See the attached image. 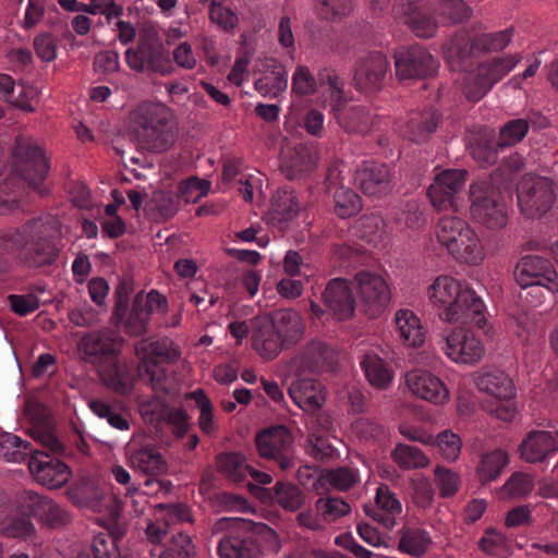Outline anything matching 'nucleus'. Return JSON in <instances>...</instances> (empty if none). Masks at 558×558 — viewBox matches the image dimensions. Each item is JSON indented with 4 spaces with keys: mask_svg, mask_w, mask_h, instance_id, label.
I'll list each match as a JSON object with an SVG mask.
<instances>
[{
    "mask_svg": "<svg viewBox=\"0 0 558 558\" xmlns=\"http://www.w3.org/2000/svg\"><path fill=\"white\" fill-rule=\"evenodd\" d=\"M395 68L400 80L426 78L436 74L438 61L426 48L413 45L395 53Z\"/></svg>",
    "mask_w": 558,
    "mask_h": 558,
    "instance_id": "6ab92c4d",
    "label": "nucleus"
},
{
    "mask_svg": "<svg viewBox=\"0 0 558 558\" xmlns=\"http://www.w3.org/2000/svg\"><path fill=\"white\" fill-rule=\"evenodd\" d=\"M355 183L365 195L381 197L392 187L390 169L384 163L363 161L355 171Z\"/></svg>",
    "mask_w": 558,
    "mask_h": 558,
    "instance_id": "a878e982",
    "label": "nucleus"
},
{
    "mask_svg": "<svg viewBox=\"0 0 558 558\" xmlns=\"http://www.w3.org/2000/svg\"><path fill=\"white\" fill-rule=\"evenodd\" d=\"M302 366L311 372H320L331 367L333 355L330 348L322 342L310 343L302 353Z\"/></svg>",
    "mask_w": 558,
    "mask_h": 558,
    "instance_id": "de8ad7c7",
    "label": "nucleus"
},
{
    "mask_svg": "<svg viewBox=\"0 0 558 558\" xmlns=\"http://www.w3.org/2000/svg\"><path fill=\"white\" fill-rule=\"evenodd\" d=\"M466 170L464 169H445L436 174L434 182L427 190V196L437 210H458L459 194L462 192Z\"/></svg>",
    "mask_w": 558,
    "mask_h": 558,
    "instance_id": "dca6fc26",
    "label": "nucleus"
},
{
    "mask_svg": "<svg viewBox=\"0 0 558 558\" xmlns=\"http://www.w3.org/2000/svg\"><path fill=\"white\" fill-rule=\"evenodd\" d=\"M391 458L402 470L422 469L429 463V459L420 448L407 444H397L391 451Z\"/></svg>",
    "mask_w": 558,
    "mask_h": 558,
    "instance_id": "8fccbe9b",
    "label": "nucleus"
},
{
    "mask_svg": "<svg viewBox=\"0 0 558 558\" xmlns=\"http://www.w3.org/2000/svg\"><path fill=\"white\" fill-rule=\"evenodd\" d=\"M396 330L400 341L416 348L425 341V330L420 318L410 310H399L395 316Z\"/></svg>",
    "mask_w": 558,
    "mask_h": 558,
    "instance_id": "4c0bfd02",
    "label": "nucleus"
},
{
    "mask_svg": "<svg viewBox=\"0 0 558 558\" xmlns=\"http://www.w3.org/2000/svg\"><path fill=\"white\" fill-rule=\"evenodd\" d=\"M316 512L325 523H332L351 511L350 505L340 497H319L315 504Z\"/></svg>",
    "mask_w": 558,
    "mask_h": 558,
    "instance_id": "603ef678",
    "label": "nucleus"
},
{
    "mask_svg": "<svg viewBox=\"0 0 558 558\" xmlns=\"http://www.w3.org/2000/svg\"><path fill=\"white\" fill-rule=\"evenodd\" d=\"M252 345L266 360H274L287 344L267 317H258L253 323Z\"/></svg>",
    "mask_w": 558,
    "mask_h": 558,
    "instance_id": "c756f323",
    "label": "nucleus"
},
{
    "mask_svg": "<svg viewBox=\"0 0 558 558\" xmlns=\"http://www.w3.org/2000/svg\"><path fill=\"white\" fill-rule=\"evenodd\" d=\"M429 8H434L439 23L453 25L465 22L472 13L471 8L463 0H430Z\"/></svg>",
    "mask_w": 558,
    "mask_h": 558,
    "instance_id": "c03bdc74",
    "label": "nucleus"
},
{
    "mask_svg": "<svg viewBox=\"0 0 558 558\" xmlns=\"http://www.w3.org/2000/svg\"><path fill=\"white\" fill-rule=\"evenodd\" d=\"M223 530L217 548L220 558H264L281 548L277 533L264 523L222 518L215 524V531Z\"/></svg>",
    "mask_w": 558,
    "mask_h": 558,
    "instance_id": "f03ea898",
    "label": "nucleus"
},
{
    "mask_svg": "<svg viewBox=\"0 0 558 558\" xmlns=\"http://www.w3.org/2000/svg\"><path fill=\"white\" fill-rule=\"evenodd\" d=\"M474 52H477L474 46V37L462 31L457 33L446 45V60L454 70L464 71L469 65Z\"/></svg>",
    "mask_w": 558,
    "mask_h": 558,
    "instance_id": "e433bc0d",
    "label": "nucleus"
},
{
    "mask_svg": "<svg viewBox=\"0 0 558 558\" xmlns=\"http://www.w3.org/2000/svg\"><path fill=\"white\" fill-rule=\"evenodd\" d=\"M478 547L489 556H504L510 550V541L500 531L488 527L480 538Z\"/></svg>",
    "mask_w": 558,
    "mask_h": 558,
    "instance_id": "bf43d9fd",
    "label": "nucleus"
},
{
    "mask_svg": "<svg viewBox=\"0 0 558 558\" xmlns=\"http://www.w3.org/2000/svg\"><path fill=\"white\" fill-rule=\"evenodd\" d=\"M15 171L31 187L38 190L49 171L41 147L29 137L16 136L13 149Z\"/></svg>",
    "mask_w": 558,
    "mask_h": 558,
    "instance_id": "f8f14e48",
    "label": "nucleus"
},
{
    "mask_svg": "<svg viewBox=\"0 0 558 558\" xmlns=\"http://www.w3.org/2000/svg\"><path fill=\"white\" fill-rule=\"evenodd\" d=\"M472 157L483 167L497 162L498 154L504 148L499 147V141L484 133L474 136L469 143Z\"/></svg>",
    "mask_w": 558,
    "mask_h": 558,
    "instance_id": "a18cd8bd",
    "label": "nucleus"
},
{
    "mask_svg": "<svg viewBox=\"0 0 558 558\" xmlns=\"http://www.w3.org/2000/svg\"><path fill=\"white\" fill-rule=\"evenodd\" d=\"M36 530L31 519L23 514L8 518L1 526V534L9 538L26 539L33 536Z\"/></svg>",
    "mask_w": 558,
    "mask_h": 558,
    "instance_id": "680f3d73",
    "label": "nucleus"
},
{
    "mask_svg": "<svg viewBox=\"0 0 558 558\" xmlns=\"http://www.w3.org/2000/svg\"><path fill=\"white\" fill-rule=\"evenodd\" d=\"M126 62L132 70L143 72L145 66L161 75L173 70L169 51H166L158 31L153 24H144L138 31L136 48L125 52Z\"/></svg>",
    "mask_w": 558,
    "mask_h": 558,
    "instance_id": "0eeeda50",
    "label": "nucleus"
},
{
    "mask_svg": "<svg viewBox=\"0 0 558 558\" xmlns=\"http://www.w3.org/2000/svg\"><path fill=\"white\" fill-rule=\"evenodd\" d=\"M16 509L19 514L35 518L51 529H59L71 522L69 512L54 500L33 490H24L17 495Z\"/></svg>",
    "mask_w": 558,
    "mask_h": 558,
    "instance_id": "4468645a",
    "label": "nucleus"
},
{
    "mask_svg": "<svg viewBox=\"0 0 558 558\" xmlns=\"http://www.w3.org/2000/svg\"><path fill=\"white\" fill-rule=\"evenodd\" d=\"M326 481L337 490L345 492L360 480L359 471L351 466H338L326 472Z\"/></svg>",
    "mask_w": 558,
    "mask_h": 558,
    "instance_id": "052dcab7",
    "label": "nucleus"
},
{
    "mask_svg": "<svg viewBox=\"0 0 558 558\" xmlns=\"http://www.w3.org/2000/svg\"><path fill=\"white\" fill-rule=\"evenodd\" d=\"M439 243L446 246L457 260L477 265L484 258L483 248L475 231L463 219L441 217L436 227Z\"/></svg>",
    "mask_w": 558,
    "mask_h": 558,
    "instance_id": "423d86ee",
    "label": "nucleus"
},
{
    "mask_svg": "<svg viewBox=\"0 0 558 558\" xmlns=\"http://www.w3.org/2000/svg\"><path fill=\"white\" fill-rule=\"evenodd\" d=\"M441 121L442 114L433 107L413 111L402 131L403 136L413 143H424L436 132Z\"/></svg>",
    "mask_w": 558,
    "mask_h": 558,
    "instance_id": "7c9ffc66",
    "label": "nucleus"
},
{
    "mask_svg": "<svg viewBox=\"0 0 558 558\" xmlns=\"http://www.w3.org/2000/svg\"><path fill=\"white\" fill-rule=\"evenodd\" d=\"M255 89L263 96L277 98L288 87V72L275 60L268 65V71L254 83Z\"/></svg>",
    "mask_w": 558,
    "mask_h": 558,
    "instance_id": "ea45409f",
    "label": "nucleus"
},
{
    "mask_svg": "<svg viewBox=\"0 0 558 558\" xmlns=\"http://www.w3.org/2000/svg\"><path fill=\"white\" fill-rule=\"evenodd\" d=\"M529 132V121L523 118L506 122L499 130V147L507 148L520 143Z\"/></svg>",
    "mask_w": 558,
    "mask_h": 558,
    "instance_id": "6e6d98bb",
    "label": "nucleus"
},
{
    "mask_svg": "<svg viewBox=\"0 0 558 558\" xmlns=\"http://www.w3.org/2000/svg\"><path fill=\"white\" fill-rule=\"evenodd\" d=\"M354 283L365 313L372 318L377 317L390 301L385 279L378 274L362 270L354 276Z\"/></svg>",
    "mask_w": 558,
    "mask_h": 558,
    "instance_id": "412c9836",
    "label": "nucleus"
},
{
    "mask_svg": "<svg viewBox=\"0 0 558 558\" xmlns=\"http://www.w3.org/2000/svg\"><path fill=\"white\" fill-rule=\"evenodd\" d=\"M511 38V28H507L496 33H484L474 36V46L477 52L499 51L508 46Z\"/></svg>",
    "mask_w": 558,
    "mask_h": 558,
    "instance_id": "4d7b16f0",
    "label": "nucleus"
},
{
    "mask_svg": "<svg viewBox=\"0 0 558 558\" xmlns=\"http://www.w3.org/2000/svg\"><path fill=\"white\" fill-rule=\"evenodd\" d=\"M332 116L338 125L349 134L365 135L374 124L373 117L366 107L342 99L332 106Z\"/></svg>",
    "mask_w": 558,
    "mask_h": 558,
    "instance_id": "bb28decb",
    "label": "nucleus"
},
{
    "mask_svg": "<svg viewBox=\"0 0 558 558\" xmlns=\"http://www.w3.org/2000/svg\"><path fill=\"white\" fill-rule=\"evenodd\" d=\"M172 109L159 101H143L129 113L126 135L137 148L165 151L173 143Z\"/></svg>",
    "mask_w": 558,
    "mask_h": 558,
    "instance_id": "20e7f679",
    "label": "nucleus"
},
{
    "mask_svg": "<svg viewBox=\"0 0 558 558\" xmlns=\"http://www.w3.org/2000/svg\"><path fill=\"white\" fill-rule=\"evenodd\" d=\"M199 410L198 426L206 435L216 433L218 426L214 421L213 404L203 390L197 389L190 393Z\"/></svg>",
    "mask_w": 558,
    "mask_h": 558,
    "instance_id": "13d9d810",
    "label": "nucleus"
},
{
    "mask_svg": "<svg viewBox=\"0 0 558 558\" xmlns=\"http://www.w3.org/2000/svg\"><path fill=\"white\" fill-rule=\"evenodd\" d=\"M25 235L21 260L28 267L52 265L59 257L61 231L58 221L34 219L23 226Z\"/></svg>",
    "mask_w": 558,
    "mask_h": 558,
    "instance_id": "39448f33",
    "label": "nucleus"
},
{
    "mask_svg": "<svg viewBox=\"0 0 558 558\" xmlns=\"http://www.w3.org/2000/svg\"><path fill=\"white\" fill-rule=\"evenodd\" d=\"M518 203L526 218H538L546 214L555 201V184L548 178L524 179L518 185Z\"/></svg>",
    "mask_w": 558,
    "mask_h": 558,
    "instance_id": "2eb2a0df",
    "label": "nucleus"
},
{
    "mask_svg": "<svg viewBox=\"0 0 558 558\" xmlns=\"http://www.w3.org/2000/svg\"><path fill=\"white\" fill-rule=\"evenodd\" d=\"M517 56L495 58L481 63L475 70L464 76L463 92L468 100L477 102L518 63Z\"/></svg>",
    "mask_w": 558,
    "mask_h": 558,
    "instance_id": "9d476101",
    "label": "nucleus"
},
{
    "mask_svg": "<svg viewBox=\"0 0 558 558\" xmlns=\"http://www.w3.org/2000/svg\"><path fill=\"white\" fill-rule=\"evenodd\" d=\"M430 444H435L441 457L449 462L456 461L460 456L462 441L459 435L451 430L439 433Z\"/></svg>",
    "mask_w": 558,
    "mask_h": 558,
    "instance_id": "0e129e2a",
    "label": "nucleus"
},
{
    "mask_svg": "<svg viewBox=\"0 0 558 558\" xmlns=\"http://www.w3.org/2000/svg\"><path fill=\"white\" fill-rule=\"evenodd\" d=\"M256 447L262 458L274 462L281 471L294 466L293 436L286 426L276 425L258 433Z\"/></svg>",
    "mask_w": 558,
    "mask_h": 558,
    "instance_id": "ddd939ff",
    "label": "nucleus"
},
{
    "mask_svg": "<svg viewBox=\"0 0 558 558\" xmlns=\"http://www.w3.org/2000/svg\"><path fill=\"white\" fill-rule=\"evenodd\" d=\"M208 190L207 181L191 177L177 187V204L181 201L186 204L196 203L207 194Z\"/></svg>",
    "mask_w": 558,
    "mask_h": 558,
    "instance_id": "e2e57ef3",
    "label": "nucleus"
},
{
    "mask_svg": "<svg viewBox=\"0 0 558 558\" xmlns=\"http://www.w3.org/2000/svg\"><path fill=\"white\" fill-rule=\"evenodd\" d=\"M389 70V61L385 54L373 51L356 61L354 71L355 87L364 93L379 90Z\"/></svg>",
    "mask_w": 558,
    "mask_h": 558,
    "instance_id": "393cba45",
    "label": "nucleus"
},
{
    "mask_svg": "<svg viewBox=\"0 0 558 558\" xmlns=\"http://www.w3.org/2000/svg\"><path fill=\"white\" fill-rule=\"evenodd\" d=\"M478 390L488 393L494 401H486L483 408L498 420L510 422L517 414L515 387L508 374L501 369L482 371L475 379Z\"/></svg>",
    "mask_w": 558,
    "mask_h": 558,
    "instance_id": "6e6552de",
    "label": "nucleus"
},
{
    "mask_svg": "<svg viewBox=\"0 0 558 558\" xmlns=\"http://www.w3.org/2000/svg\"><path fill=\"white\" fill-rule=\"evenodd\" d=\"M430 544L432 537L427 531L418 527H408L401 533L398 548L407 555L420 558L424 556Z\"/></svg>",
    "mask_w": 558,
    "mask_h": 558,
    "instance_id": "49530a36",
    "label": "nucleus"
},
{
    "mask_svg": "<svg viewBox=\"0 0 558 558\" xmlns=\"http://www.w3.org/2000/svg\"><path fill=\"white\" fill-rule=\"evenodd\" d=\"M146 209L155 213V218L168 219L174 216V201L171 191H155L149 202L146 203Z\"/></svg>",
    "mask_w": 558,
    "mask_h": 558,
    "instance_id": "69168bd1",
    "label": "nucleus"
},
{
    "mask_svg": "<svg viewBox=\"0 0 558 558\" xmlns=\"http://www.w3.org/2000/svg\"><path fill=\"white\" fill-rule=\"evenodd\" d=\"M133 291L132 280L120 279L113 293L114 307L112 320L114 325L123 323L124 331L134 337L143 336L148 330L150 314L141 305V298H134L131 311L128 315L130 294Z\"/></svg>",
    "mask_w": 558,
    "mask_h": 558,
    "instance_id": "9b49d317",
    "label": "nucleus"
},
{
    "mask_svg": "<svg viewBox=\"0 0 558 558\" xmlns=\"http://www.w3.org/2000/svg\"><path fill=\"white\" fill-rule=\"evenodd\" d=\"M171 341L142 339L134 345L138 363L135 369L120 360L121 342L112 330L92 331L84 335L77 350L81 359L93 366L101 383L120 396H129L136 379L150 385L156 399L153 410H142V415L154 424V433L162 442L170 444L167 432L174 434V356Z\"/></svg>",
    "mask_w": 558,
    "mask_h": 558,
    "instance_id": "f257e3e1",
    "label": "nucleus"
},
{
    "mask_svg": "<svg viewBox=\"0 0 558 558\" xmlns=\"http://www.w3.org/2000/svg\"><path fill=\"white\" fill-rule=\"evenodd\" d=\"M335 213L345 219L355 216L362 209L361 197L351 189L341 186L333 195Z\"/></svg>",
    "mask_w": 558,
    "mask_h": 558,
    "instance_id": "864d4df0",
    "label": "nucleus"
},
{
    "mask_svg": "<svg viewBox=\"0 0 558 558\" xmlns=\"http://www.w3.org/2000/svg\"><path fill=\"white\" fill-rule=\"evenodd\" d=\"M288 392L293 402L306 412L319 410L325 400L322 384L313 378L295 379Z\"/></svg>",
    "mask_w": 558,
    "mask_h": 558,
    "instance_id": "f704fd0d",
    "label": "nucleus"
},
{
    "mask_svg": "<svg viewBox=\"0 0 558 558\" xmlns=\"http://www.w3.org/2000/svg\"><path fill=\"white\" fill-rule=\"evenodd\" d=\"M401 502L387 485H380L376 492V507H365V512L386 530L396 525V518L401 512Z\"/></svg>",
    "mask_w": 558,
    "mask_h": 558,
    "instance_id": "473e14b6",
    "label": "nucleus"
},
{
    "mask_svg": "<svg viewBox=\"0 0 558 558\" xmlns=\"http://www.w3.org/2000/svg\"><path fill=\"white\" fill-rule=\"evenodd\" d=\"M260 498L265 502L278 505L286 511L295 512L305 505L306 495L293 483L277 482L272 488H263Z\"/></svg>",
    "mask_w": 558,
    "mask_h": 558,
    "instance_id": "72a5a7b5",
    "label": "nucleus"
},
{
    "mask_svg": "<svg viewBox=\"0 0 558 558\" xmlns=\"http://www.w3.org/2000/svg\"><path fill=\"white\" fill-rule=\"evenodd\" d=\"M68 495L74 504L93 509L99 507L104 499V492L98 482L90 476H82L75 481L69 488Z\"/></svg>",
    "mask_w": 558,
    "mask_h": 558,
    "instance_id": "a19ab883",
    "label": "nucleus"
},
{
    "mask_svg": "<svg viewBox=\"0 0 558 558\" xmlns=\"http://www.w3.org/2000/svg\"><path fill=\"white\" fill-rule=\"evenodd\" d=\"M24 415L32 424L29 435L54 454H63L64 445L52 434V420L48 408L35 398L24 403Z\"/></svg>",
    "mask_w": 558,
    "mask_h": 558,
    "instance_id": "aec40b11",
    "label": "nucleus"
},
{
    "mask_svg": "<svg viewBox=\"0 0 558 558\" xmlns=\"http://www.w3.org/2000/svg\"><path fill=\"white\" fill-rule=\"evenodd\" d=\"M288 348L295 345L304 333V323L300 314L291 308L272 312L268 317Z\"/></svg>",
    "mask_w": 558,
    "mask_h": 558,
    "instance_id": "c9c22d12",
    "label": "nucleus"
},
{
    "mask_svg": "<svg viewBox=\"0 0 558 558\" xmlns=\"http://www.w3.org/2000/svg\"><path fill=\"white\" fill-rule=\"evenodd\" d=\"M534 489L533 476L524 472H514L500 489L501 498L522 499Z\"/></svg>",
    "mask_w": 558,
    "mask_h": 558,
    "instance_id": "3c124183",
    "label": "nucleus"
},
{
    "mask_svg": "<svg viewBox=\"0 0 558 558\" xmlns=\"http://www.w3.org/2000/svg\"><path fill=\"white\" fill-rule=\"evenodd\" d=\"M202 3L209 2L210 21L220 28L228 32L233 29L238 24L236 14L229 8L221 4V0H199Z\"/></svg>",
    "mask_w": 558,
    "mask_h": 558,
    "instance_id": "338daca9",
    "label": "nucleus"
},
{
    "mask_svg": "<svg viewBox=\"0 0 558 558\" xmlns=\"http://www.w3.org/2000/svg\"><path fill=\"white\" fill-rule=\"evenodd\" d=\"M556 451H558V441L549 430L530 432L520 446L521 458L529 463L543 462Z\"/></svg>",
    "mask_w": 558,
    "mask_h": 558,
    "instance_id": "2f4dec72",
    "label": "nucleus"
},
{
    "mask_svg": "<svg viewBox=\"0 0 558 558\" xmlns=\"http://www.w3.org/2000/svg\"><path fill=\"white\" fill-rule=\"evenodd\" d=\"M317 82L307 66L299 65L292 75V92L299 96L313 95Z\"/></svg>",
    "mask_w": 558,
    "mask_h": 558,
    "instance_id": "774afa93",
    "label": "nucleus"
},
{
    "mask_svg": "<svg viewBox=\"0 0 558 558\" xmlns=\"http://www.w3.org/2000/svg\"><path fill=\"white\" fill-rule=\"evenodd\" d=\"M430 0L423 2L418 0H407L395 4V19L408 25V27L421 38L433 37L438 28L434 8H429Z\"/></svg>",
    "mask_w": 558,
    "mask_h": 558,
    "instance_id": "f3484780",
    "label": "nucleus"
},
{
    "mask_svg": "<svg viewBox=\"0 0 558 558\" xmlns=\"http://www.w3.org/2000/svg\"><path fill=\"white\" fill-rule=\"evenodd\" d=\"M442 343L445 354L454 363L475 364L485 353L482 340L464 327L445 331Z\"/></svg>",
    "mask_w": 558,
    "mask_h": 558,
    "instance_id": "a211bd4d",
    "label": "nucleus"
},
{
    "mask_svg": "<svg viewBox=\"0 0 558 558\" xmlns=\"http://www.w3.org/2000/svg\"><path fill=\"white\" fill-rule=\"evenodd\" d=\"M361 367L373 387L387 388L393 379V372L385 360L375 353L363 355Z\"/></svg>",
    "mask_w": 558,
    "mask_h": 558,
    "instance_id": "37998d69",
    "label": "nucleus"
},
{
    "mask_svg": "<svg viewBox=\"0 0 558 558\" xmlns=\"http://www.w3.org/2000/svg\"><path fill=\"white\" fill-rule=\"evenodd\" d=\"M271 206L274 213L283 221L293 219L300 210V204L294 191L288 187H281L277 191Z\"/></svg>",
    "mask_w": 558,
    "mask_h": 558,
    "instance_id": "5fc2aeb1",
    "label": "nucleus"
},
{
    "mask_svg": "<svg viewBox=\"0 0 558 558\" xmlns=\"http://www.w3.org/2000/svg\"><path fill=\"white\" fill-rule=\"evenodd\" d=\"M405 383L413 395L432 403L440 404L448 397L442 381L427 371L415 369L407 373Z\"/></svg>",
    "mask_w": 558,
    "mask_h": 558,
    "instance_id": "c85d7f7f",
    "label": "nucleus"
},
{
    "mask_svg": "<svg viewBox=\"0 0 558 558\" xmlns=\"http://www.w3.org/2000/svg\"><path fill=\"white\" fill-rule=\"evenodd\" d=\"M427 295L435 306L442 308L439 313L441 320L478 328L486 324L483 300L473 289L463 287L451 276H438L428 287Z\"/></svg>",
    "mask_w": 558,
    "mask_h": 558,
    "instance_id": "7ed1b4c3",
    "label": "nucleus"
},
{
    "mask_svg": "<svg viewBox=\"0 0 558 558\" xmlns=\"http://www.w3.org/2000/svg\"><path fill=\"white\" fill-rule=\"evenodd\" d=\"M472 218L488 229H501L508 216L500 191L488 180L473 183L470 189Z\"/></svg>",
    "mask_w": 558,
    "mask_h": 558,
    "instance_id": "1a4fd4ad",
    "label": "nucleus"
},
{
    "mask_svg": "<svg viewBox=\"0 0 558 558\" xmlns=\"http://www.w3.org/2000/svg\"><path fill=\"white\" fill-rule=\"evenodd\" d=\"M219 472L235 483H242L247 477L250 465L244 456L238 452H225L217 456Z\"/></svg>",
    "mask_w": 558,
    "mask_h": 558,
    "instance_id": "09e8293b",
    "label": "nucleus"
},
{
    "mask_svg": "<svg viewBox=\"0 0 558 558\" xmlns=\"http://www.w3.org/2000/svg\"><path fill=\"white\" fill-rule=\"evenodd\" d=\"M514 277L520 287L531 282H545L546 292L555 294L558 291L557 272L551 263L537 255L523 256L517 264Z\"/></svg>",
    "mask_w": 558,
    "mask_h": 558,
    "instance_id": "4be33fe9",
    "label": "nucleus"
},
{
    "mask_svg": "<svg viewBox=\"0 0 558 558\" xmlns=\"http://www.w3.org/2000/svg\"><path fill=\"white\" fill-rule=\"evenodd\" d=\"M132 464L140 470L143 475L147 477L141 481H134L128 488L126 495H133L137 493L142 487L146 489L143 492L145 495L155 493L165 486L162 481H159L149 475H157L166 472L167 465L162 456L154 449L145 448L134 452L131 457Z\"/></svg>",
    "mask_w": 558,
    "mask_h": 558,
    "instance_id": "5701e85b",
    "label": "nucleus"
},
{
    "mask_svg": "<svg viewBox=\"0 0 558 558\" xmlns=\"http://www.w3.org/2000/svg\"><path fill=\"white\" fill-rule=\"evenodd\" d=\"M509 463V456L502 449H494L481 456L476 477L482 485L496 481Z\"/></svg>",
    "mask_w": 558,
    "mask_h": 558,
    "instance_id": "79ce46f5",
    "label": "nucleus"
},
{
    "mask_svg": "<svg viewBox=\"0 0 558 558\" xmlns=\"http://www.w3.org/2000/svg\"><path fill=\"white\" fill-rule=\"evenodd\" d=\"M316 166V157L312 150L305 146L295 147L283 156L281 160V171L290 180L311 172Z\"/></svg>",
    "mask_w": 558,
    "mask_h": 558,
    "instance_id": "58836bf2",
    "label": "nucleus"
},
{
    "mask_svg": "<svg viewBox=\"0 0 558 558\" xmlns=\"http://www.w3.org/2000/svg\"><path fill=\"white\" fill-rule=\"evenodd\" d=\"M28 469L35 480L49 489L61 488L69 482L72 474L63 461L45 451H36L35 454H32Z\"/></svg>",
    "mask_w": 558,
    "mask_h": 558,
    "instance_id": "b1692460",
    "label": "nucleus"
},
{
    "mask_svg": "<svg viewBox=\"0 0 558 558\" xmlns=\"http://www.w3.org/2000/svg\"><path fill=\"white\" fill-rule=\"evenodd\" d=\"M323 300L327 308L340 320L350 318L354 313L355 298L347 279H331L323 293Z\"/></svg>",
    "mask_w": 558,
    "mask_h": 558,
    "instance_id": "cd10ccee",
    "label": "nucleus"
}]
</instances>
